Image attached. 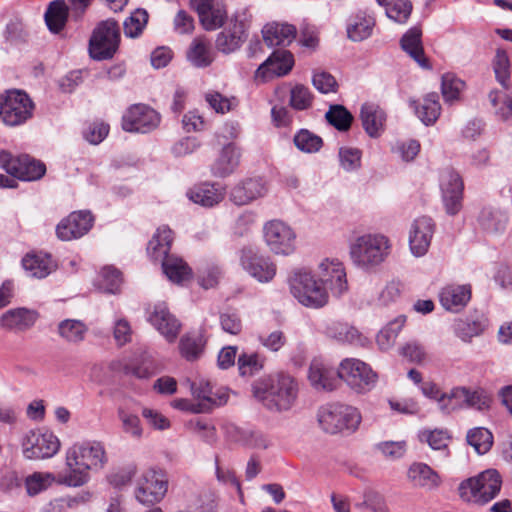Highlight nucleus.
<instances>
[{
	"label": "nucleus",
	"mask_w": 512,
	"mask_h": 512,
	"mask_svg": "<svg viewBox=\"0 0 512 512\" xmlns=\"http://www.w3.org/2000/svg\"><path fill=\"white\" fill-rule=\"evenodd\" d=\"M467 395L465 407L478 411H484L490 407L491 399L484 390L468 388Z\"/></svg>",
	"instance_id": "nucleus-64"
},
{
	"label": "nucleus",
	"mask_w": 512,
	"mask_h": 512,
	"mask_svg": "<svg viewBox=\"0 0 512 512\" xmlns=\"http://www.w3.org/2000/svg\"><path fill=\"white\" fill-rule=\"evenodd\" d=\"M69 7L64 0L52 1L45 12L44 18L50 32H61L68 20Z\"/></svg>",
	"instance_id": "nucleus-40"
},
{
	"label": "nucleus",
	"mask_w": 512,
	"mask_h": 512,
	"mask_svg": "<svg viewBox=\"0 0 512 512\" xmlns=\"http://www.w3.org/2000/svg\"><path fill=\"white\" fill-rule=\"evenodd\" d=\"M148 321L169 343H173L177 339L181 324L170 313L165 303H158L153 307Z\"/></svg>",
	"instance_id": "nucleus-22"
},
{
	"label": "nucleus",
	"mask_w": 512,
	"mask_h": 512,
	"mask_svg": "<svg viewBox=\"0 0 512 512\" xmlns=\"http://www.w3.org/2000/svg\"><path fill=\"white\" fill-rule=\"evenodd\" d=\"M421 442H427L432 449L442 450L447 447L449 437L443 430H424L419 433Z\"/></svg>",
	"instance_id": "nucleus-62"
},
{
	"label": "nucleus",
	"mask_w": 512,
	"mask_h": 512,
	"mask_svg": "<svg viewBox=\"0 0 512 512\" xmlns=\"http://www.w3.org/2000/svg\"><path fill=\"white\" fill-rule=\"evenodd\" d=\"M149 15L146 10L138 8L124 21V34L129 38L139 37L147 25Z\"/></svg>",
	"instance_id": "nucleus-52"
},
{
	"label": "nucleus",
	"mask_w": 512,
	"mask_h": 512,
	"mask_svg": "<svg viewBox=\"0 0 512 512\" xmlns=\"http://www.w3.org/2000/svg\"><path fill=\"white\" fill-rule=\"evenodd\" d=\"M434 234V222L430 217L421 216L416 218L409 230V247L411 253L416 257L424 256Z\"/></svg>",
	"instance_id": "nucleus-20"
},
{
	"label": "nucleus",
	"mask_w": 512,
	"mask_h": 512,
	"mask_svg": "<svg viewBox=\"0 0 512 512\" xmlns=\"http://www.w3.org/2000/svg\"><path fill=\"white\" fill-rule=\"evenodd\" d=\"M502 481L496 470H486L475 478L460 484L459 493L463 500L477 504H486L499 493Z\"/></svg>",
	"instance_id": "nucleus-7"
},
{
	"label": "nucleus",
	"mask_w": 512,
	"mask_h": 512,
	"mask_svg": "<svg viewBox=\"0 0 512 512\" xmlns=\"http://www.w3.org/2000/svg\"><path fill=\"white\" fill-rule=\"evenodd\" d=\"M205 340L201 333H187L179 343L181 355L188 361L198 359L203 353Z\"/></svg>",
	"instance_id": "nucleus-47"
},
{
	"label": "nucleus",
	"mask_w": 512,
	"mask_h": 512,
	"mask_svg": "<svg viewBox=\"0 0 512 512\" xmlns=\"http://www.w3.org/2000/svg\"><path fill=\"white\" fill-rule=\"evenodd\" d=\"M488 98L495 110V114L502 120H508L511 111L510 102H512V95H508L503 91L492 90Z\"/></svg>",
	"instance_id": "nucleus-56"
},
{
	"label": "nucleus",
	"mask_w": 512,
	"mask_h": 512,
	"mask_svg": "<svg viewBox=\"0 0 512 512\" xmlns=\"http://www.w3.org/2000/svg\"><path fill=\"white\" fill-rule=\"evenodd\" d=\"M509 218L507 213L490 208H484L479 217L481 228L488 234H502L507 227Z\"/></svg>",
	"instance_id": "nucleus-42"
},
{
	"label": "nucleus",
	"mask_w": 512,
	"mask_h": 512,
	"mask_svg": "<svg viewBox=\"0 0 512 512\" xmlns=\"http://www.w3.org/2000/svg\"><path fill=\"white\" fill-rule=\"evenodd\" d=\"M194 398L199 400L198 404L206 412L214 406H220L227 402L228 395L222 391H213L211 383L203 378L194 381H187Z\"/></svg>",
	"instance_id": "nucleus-27"
},
{
	"label": "nucleus",
	"mask_w": 512,
	"mask_h": 512,
	"mask_svg": "<svg viewBox=\"0 0 512 512\" xmlns=\"http://www.w3.org/2000/svg\"><path fill=\"white\" fill-rule=\"evenodd\" d=\"M87 326L80 320L65 319L58 324V334L68 343L77 344L85 339Z\"/></svg>",
	"instance_id": "nucleus-46"
},
{
	"label": "nucleus",
	"mask_w": 512,
	"mask_h": 512,
	"mask_svg": "<svg viewBox=\"0 0 512 512\" xmlns=\"http://www.w3.org/2000/svg\"><path fill=\"white\" fill-rule=\"evenodd\" d=\"M118 417L122 423V429L135 439H140L143 434V428L137 415L132 414L124 408L118 409Z\"/></svg>",
	"instance_id": "nucleus-57"
},
{
	"label": "nucleus",
	"mask_w": 512,
	"mask_h": 512,
	"mask_svg": "<svg viewBox=\"0 0 512 512\" xmlns=\"http://www.w3.org/2000/svg\"><path fill=\"white\" fill-rule=\"evenodd\" d=\"M120 42V29L115 20L101 21L93 30L89 40V53L95 60L110 59Z\"/></svg>",
	"instance_id": "nucleus-8"
},
{
	"label": "nucleus",
	"mask_w": 512,
	"mask_h": 512,
	"mask_svg": "<svg viewBox=\"0 0 512 512\" xmlns=\"http://www.w3.org/2000/svg\"><path fill=\"white\" fill-rule=\"evenodd\" d=\"M53 481L55 476L52 473L34 472L25 479L26 492L29 496H35L46 490Z\"/></svg>",
	"instance_id": "nucleus-55"
},
{
	"label": "nucleus",
	"mask_w": 512,
	"mask_h": 512,
	"mask_svg": "<svg viewBox=\"0 0 512 512\" xmlns=\"http://www.w3.org/2000/svg\"><path fill=\"white\" fill-rule=\"evenodd\" d=\"M240 263L242 268L259 282H270L276 275L275 263L252 248L242 249Z\"/></svg>",
	"instance_id": "nucleus-18"
},
{
	"label": "nucleus",
	"mask_w": 512,
	"mask_h": 512,
	"mask_svg": "<svg viewBox=\"0 0 512 512\" xmlns=\"http://www.w3.org/2000/svg\"><path fill=\"white\" fill-rule=\"evenodd\" d=\"M288 283L293 297L305 307L319 309L329 302L327 289L318 277L306 268L292 271Z\"/></svg>",
	"instance_id": "nucleus-6"
},
{
	"label": "nucleus",
	"mask_w": 512,
	"mask_h": 512,
	"mask_svg": "<svg viewBox=\"0 0 512 512\" xmlns=\"http://www.w3.org/2000/svg\"><path fill=\"white\" fill-rule=\"evenodd\" d=\"M267 191V184L262 178H248L231 189L230 200L236 205H247L265 196Z\"/></svg>",
	"instance_id": "nucleus-24"
},
{
	"label": "nucleus",
	"mask_w": 512,
	"mask_h": 512,
	"mask_svg": "<svg viewBox=\"0 0 512 512\" xmlns=\"http://www.w3.org/2000/svg\"><path fill=\"white\" fill-rule=\"evenodd\" d=\"M168 488V481L162 471L149 469L138 481L136 499L144 505H153L162 500Z\"/></svg>",
	"instance_id": "nucleus-14"
},
{
	"label": "nucleus",
	"mask_w": 512,
	"mask_h": 512,
	"mask_svg": "<svg viewBox=\"0 0 512 512\" xmlns=\"http://www.w3.org/2000/svg\"><path fill=\"white\" fill-rule=\"evenodd\" d=\"M13 166L15 171H11L10 176L0 174L1 188H16L17 180L36 181L42 178L46 172V166L43 162L36 160L29 155H20L14 157Z\"/></svg>",
	"instance_id": "nucleus-13"
},
{
	"label": "nucleus",
	"mask_w": 512,
	"mask_h": 512,
	"mask_svg": "<svg viewBox=\"0 0 512 512\" xmlns=\"http://www.w3.org/2000/svg\"><path fill=\"white\" fill-rule=\"evenodd\" d=\"M406 317L401 315L388 322L376 335V344L379 350L386 352L396 343V339L403 329Z\"/></svg>",
	"instance_id": "nucleus-43"
},
{
	"label": "nucleus",
	"mask_w": 512,
	"mask_h": 512,
	"mask_svg": "<svg viewBox=\"0 0 512 512\" xmlns=\"http://www.w3.org/2000/svg\"><path fill=\"white\" fill-rule=\"evenodd\" d=\"M294 64L293 55L288 50H276L262 63L257 71L256 77L266 79L271 76H283L290 72Z\"/></svg>",
	"instance_id": "nucleus-28"
},
{
	"label": "nucleus",
	"mask_w": 512,
	"mask_h": 512,
	"mask_svg": "<svg viewBox=\"0 0 512 512\" xmlns=\"http://www.w3.org/2000/svg\"><path fill=\"white\" fill-rule=\"evenodd\" d=\"M360 118L366 133L372 137H379L384 131L386 113L378 105L365 103L361 107Z\"/></svg>",
	"instance_id": "nucleus-33"
},
{
	"label": "nucleus",
	"mask_w": 512,
	"mask_h": 512,
	"mask_svg": "<svg viewBox=\"0 0 512 512\" xmlns=\"http://www.w3.org/2000/svg\"><path fill=\"white\" fill-rule=\"evenodd\" d=\"M464 87L465 83L454 74L447 73L442 76L441 91L446 103L452 104L459 100Z\"/></svg>",
	"instance_id": "nucleus-53"
},
{
	"label": "nucleus",
	"mask_w": 512,
	"mask_h": 512,
	"mask_svg": "<svg viewBox=\"0 0 512 512\" xmlns=\"http://www.w3.org/2000/svg\"><path fill=\"white\" fill-rule=\"evenodd\" d=\"M187 196L195 204L211 208L224 199L225 190L220 184L205 182L189 189Z\"/></svg>",
	"instance_id": "nucleus-31"
},
{
	"label": "nucleus",
	"mask_w": 512,
	"mask_h": 512,
	"mask_svg": "<svg viewBox=\"0 0 512 512\" xmlns=\"http://www.w3.org/2000/svg\"><path fill=\"white\" fill-rule=\"evenodd\" d=\"M253 394L268 410L288 411L298 394V383L289 374L278 373L259 379L253 384Z\"/></svg>",
	"instance_id": "nucleus-2"
},
{
	"label": "nucleus",
	"mask_w": 512,
	"mask_h": 512,
	"mask_svg": "<svg viewBox=\"0 0 512 512\" xmlns=\"http://www.w3.org/2000/svg\"><path fill=\"white\" fill-rule=\"evenodd\" d=\"M493 68L497 81L504 87H507V81L510 78V63L505 50L497 49L493 60Z\"/></svg>",
	"instance_id": "nucleus-61"
},
{
	"label": "nucleus",
	"mask_w": 512,
	"mask_h": 512,
	"mask_svg": "<svg viewBox=\"0 0 512 512\" xmlns=\"http://www.w3.org/2000/svg\"><path fill=\"white\" fill-rule=\"evenodd\" d=\"M385 7L386 16L398 24H405L413 9L410 0H390Z\"/></svg>",
	"instance_id": "nucleus-50"
},
{
	"label": "nucleus",
	"mask_w": 512,
	"mask_h": 512,
	"mask_svg": "<svg viewBox=\"0 0 512 512\" xmlns=\"http://www.w3.org/2000/svg\"><path fill=\"white\" fill-rule=\"evenodd\" d=\"M34 103L29 95L21 90H9L1 97L0 117L8 126L25 123L33 115Z\"/></svg>",
	"instance_id": "nucleus-9"
},
{
	"label": "nucleus",
	"mask_w": 512,
	"mask_h": 512,
	"mask_svg": "<svg viewBox=\"0 0 512 512\" xmlns=\"http://www.w3.org/2000/svg\"><path fill=\"white\" fill-rule=\"evenodd\" d=\"M188 61L197 68H206L214 61V53L210 43L204 37H196L187 51Z\"/></svg>",
	"instance_id": "nucleus-39"
},
{
	"label": "nucleus",
	"mask_w": 512,
	"mask_h": 512,
	"mask_svg": "<svg viewBox=\"0 0 512 512\" xmlns=\"http://www.w3.org/2000/svg\"><path fill=\"white\" fill-rule=\"evenodd\" d=\"M258 340L266 349L272 352H278L287 342V338L281 330L262 333L258 336Z\"/></svg>",
	"instance_id": "nucleus-63"
},
{
	"label": "nucleus",
	"mask_w": 512,
	"mask_h": 512,
	"mask_svg": "<svg viewBox=\"0 0 512 512\" xmlns=\"http://www.w3.org/2000/svg\"><path fill=\"white\" fill-rule=\"evenodd\" d=\"M93 220L89 211L72 212L57 225L56 234L63 241L80 238L91 229Z\"/></svg>",
	"instance_id": "nucleus-21"
},
{
	"label": "nucleus",
	"mask_w": 512,
	"mask_h": 512,
	"mask_svg": "<svg viewBox=\"0 0 512 512\" xmlns=\"http://www.w3.org/2000/svg\"><path fill=\"white\" fill-rule=\"evenodd\" d=\"M400 46L418 65L429 68L422 45V31L418 27L410 28L401 38Z\"/></svg>",
	"instance_id": "nucleus-34"
},
{
	"label": "nucleus",
	"mask_w": 512,
	"mask_h": 512,
	"mask_svg": "<svg viewBox=\"0 0 512 512\" xmlns=\"http://www.w3.org/2000/svg\"><path fill=\"white\" fill-rule=\"evenodd\" d=\"M293 142L296 148L304 153H316L323 146L322 138L308 129H300L294 135Z\"/></svg>",
	"instance_id": "nucleus-51"
},
{
	"label": "nucleus",
	"mask_w": 512,
	"mask_h": 512,
	"mask_svg": "<svg viewBox=\"0 0 512 512\" xmlns=\"http://www.w3.org/2000/svg\"><path fill=\"white\" fill-rule=\"evenodd\" d=\"M471 293V286L469 284H450L441 289L439 300L445 310L459 312L470 301Z\"/></svg>",
	"instance_id": "nucleus-30"
},
{
	"label": "nucleus",
	"mask_w": 512,
	"mask_h": 512,
	"mask_svg": "<svg viewBox=\"0 0 512 512\" xmlns=\"http://www.w3.org/2000/svg\"><path fill=\"white\" fill-rule=\"evenodd\" d=\"M121 284V272L112 266L104 267L101 270L96 282L97 287L101 291L111 294L117 293Z\"/></svg>",
	"instance_id": "nucleus-49"
},
{
	"label": "nucleus",
	"mask_w": 512,
	"mask_h": 512,
	"mask_svg": "<svg viewBox=\"0 0 512 512\" xmlns=\"http://www.w3.org/2000/svg\"><path fill=\"white\" fill-rule=\"evenodd\" d=\"M391 249V241L386 235L365 233L351 241L349 256L357 268L374 271L387 260Z\"/></svg>",
	"instance_id": "nucleus-3"
},
{
	"label": "nucleus",
	"mask_w": 512,
	"mask_h": 512,
	"mask_svg": "<svg viewBox=\"0 0 512 512\" xmlns=\"http://www.w3.org/2000/svg\"><path fill=\"white\" fill-rule=\"evenodd\" d=\"M338 376L358 393L370 391L378 379L368 364L355 358H347L340 363Z\"/></svg>",
	"instance_id": "nucleus-10"
},
{
	"label": "nucleus",
	"mask_w": 512,
	"mask_h": 512,
	"mask_svg": "<svg viewBox=\"0 0 512 512\" xmlns=\"http://www.w3.org/2000/svg\"><path fill=\"white\" fill-rule=\"evenodd\" d=\"M159 123L160 115L144 104L132 105L122 118V128L127 132L148 133Z\"/></svg>",
	"instance_id": "nucleus-17"
},
{
	"label": "nucleus",
	"mask_w": 512,
	"mask_h": 512,
	"mask_svg": "<svg viewBox=\"0 0 512 512\" xmlns=\"http://www.w3.org/2000/svg\"><path fill=\"white\" fill-rule=\"evenodd\" d=\"M22 451L27 459L53 457L60 449V440L51 431L36 429L26 432L22 438Z\"/></svg>",
	"instance_id": "nucleus-11"
},
{
	"label": "nucleus",
	"mask_w": 512,
	"mask_h": 512,
	"mask_svg": "<svg viewBox=\"0 0 512 512\" xmlns=\"http://www.w3.org/2000/svg\"><path fill=\"white\" fill-rule=\"evenodd\" d=\"M410 105L414 108L418 118L425 124H433L440 116L441 106L437 93H429L424 98L421 104L417 101H410Z\"/></svg>",
	"instance_id": "nucleus-41"
},
{
	"label": "nucleus",
	"mask_w": 512,
	"mask_h": 512,
	"mask_svg": "<svg viewBox=\"0 0 512 512\" xmlns=\"http://www.w3.org/2000/svg\"><path fill=\"white\" fill-rule=\"evenodd\" d=\"M22 266L30 277L43 279L54 269L52 259L47 254L28 253L22 259Z\"/></svg>",
	"instance_id": "nucleus-38"
},
{
	"label": "nucleus",
	"mask_w": 512,
	"mask_h": 512,
	"mask_svg": "<svg viewBox=\"0 0 512 512\" xmlns=\"http://www.w3.org/2000/svg\"><path fill=\"white\" fill-rule=\"evenodd\" d=\"M124 369L138 378H148L155 373V364L147 352L141 351L125 363Z\"/></svg>",
	"instance_id": "nucleus-44"
},
{
	"label": "nucleus",
	"mask_w": 512,
	"mask_h": 512,
	"mask_svg": "<svg viewBox=\"0 0 512 512\" xmlns=\"http://www.w3.org/2000/svg\"><path fill=\"white\" fill-rule=\"evenodd\" d=\"M172 240L170 228L159 227L148 243L147 252L153 260H161L164 274L170 281L179 284L188 280L192 271L182 258L169 255Z\"/></svg>",
	"instance_id": "nucleus-4"
},
{
	"label": "nucleus",
	"mask_w": 512,
	"mask_h": 512,
	"mask_svg": "<svg viewBox=\"0 0 512 512\" xmlns=\"http://www.w3.org/2000/svg\"><path fill=\"white\" fill-rule=\"evenodd\" d=\"M313 96L308 87L297 84L290 91V106L295 110H306L312 105Z\"/></svg>",
	"instance_id": "nucleus-58"
},
{
	"label": "nucleus",
	"mask_w": 512,
	"mask_h": 512,
	"mask_svg": "<svg viewBox=\"0 0 512 512\" xmlns=\"http://www.w3.org/2000/svg\"><path fill=\"white\" fill-rule=\"evenodd\" d=\"M108 456L104 444L99 441L76 442L65 452V471L57 475V482L69 487L86 484L90 471L105 467Z\"/></svg>",
	"instance_id": "nucleus-1"
},
{
	"label": "nucleus",
	"mask_w": 512,
	"mask_h": 512,
	"mask_svg": "<svg viewBox=\"0 0 512 512\" xmlns=\"http://www.w3.org/2000/svg\"><path fill=\"white\" fill-rule=\"evenodd\" d=\"M247 38L243 21L231 20L227 28L221 31L215 41L216 48L223 54H230L238 50Z\"/></svg>",
	"instance_id": "nucleus-25"
},
{
	"label": "nucleus",
	"mask_w": 512,
	"mask_h": 512,
	"mask_svg": "<svg viewBox=\"0 0 512 512\" xmlns=\"http://www.w3.org/2000/svg\"><path fill=\"white\" fill-rule=\"evenodd\" d=\"M374 26L375 19L373 17L364 12H358L348 20L347 37L354 42L363 41L371 36Z\"/></svg>",
	"instance_id": "nucleus-37"
},
{
	"label": "nucleus",
	"mask_w": 512,
	"mask_h": 512,
	"mask_svg": "<svg viewBox=\"0 0 512 512\" xmlns=\"http://www.w3.org/2000/svg\"><path fill=\"white\" fill-rule=\"evenodd\" d=\"M191 7L197 12L202 27L214 31L222 27L227 19V10L220 0H190Z\"/></svg>",
	"instance_id": "nucleus-19"
},
{
	"label": "nucleus",
	"mask_w": 512,
	"mask_h": 512,
	"mask_svg": "<svg viewBox=\"0 0 512 512\" xmlns=\"http://www.w3.org/2000/svg\"><path fill=\"white\" fill-rule=\"evenodd\" d=\"M409 481L415 487L432 490L439 486L441 480L437 472L425 463H413L407 472Z\"/></svg>",
	"instance_id": "nucleus-36"
},
{
	"label": "nucleus",
	"mask_w": 512,
	"mask_h": 512,
	"mask_svg": "<svg viewBox=\"0 0 512 512\" xmlns=\"http://www.w3.org/2000/svg\"><path fill=\"white\" fill-rule=\"evenodd\" d=\"M466 439L468 444L480 455L487 453L493 444L492 433L484 427L470 429Z\"/></svg>",
	"instance_id": "nucleus-48"
},
{
	"label": "nucleus",
	"mask_w": 512,
	"mask_h": 512,
	"mask_svg": "<svg viewBox=\"0 0 512 512\" xmlns=\"http://www.w3.org/2000/svg\"><path fill=\"white\" fill-rule=\"evenodd\" d=\"M338 370L320 358L311 361L308 371V379L317 390L331 391L336 387Z\"/></svg>",
	"instance_id": "nucleus-26"
},
{
	"label": "nucleus",
	"mask_w": 512,
	"mask_h": 512,
	"mask_svg": "<svg viewBox=\"0 0 512 512\" xmlns=\"http://www.w3.org/2000/svg\"><path fill=\"white\" fill-rule=\"evenodd\" d=\"M340 166L347 172H353L361 167L362 152L357 148L341 147L338 152Z\"/></svg>",
	"instance_id": "nucleus-59"
},
{
	"label": "nucleus",
	"mask_w": 512,
	"mask_h": 512,
	"mask_svg": "<svg viewBox=\"0 0 512 512\" xmlns=\"http://www.w3.org/2000/svg\"><path fill=\"white\" fill-rule=\"evenodd\" d=\"M241 149L234 143L225 145L211 165V172L216 177H226L239 166Z\"/></svg>",
	"instance_id": "nucleus-32"
},
{
	"label": "nucleus",
	"mask_w": 512,
	"mask_h": 512,
	"mask_svg": "<svg viewBox=\"0 0 512 512\" xmlns=\"http://www.w3.org/2000/svg\"><path fill=\"white\" fill-rule=\"evenodd\" d=\"M263 235L269 249L279 255H290L295 250L296 233L294 229L281 220L265 223Z\"/></svg>",
	"instance_id": "nucleus-12"
},
{
	"label": "nucleus",
	"mask_w": 512,
	"mask_h": 512,
	"mask_svg": "<svg viewBox=\"0 0 512 512\" xmlns=\"http://www.w3.org/2000/svg\"><path fill=\"white\" fill-rule=\"evenodd\" d=\"M317 419L321 429L328 434L351 435L359 429L362 415L354 406L329 403L319 408Z\"/></svg>",
	"instance_id": "nucleus-5"
},
{
	"label": "nucleus",
	"mask_w": 512,
	"mask_h": 512,
	"mask_svg": "<svg viewBox=\"0 0 512 512\" xmlns=\"http://www.w3.org/2000/svg\"><path fill=\"white\" fill-rule=\"evenodd\" d=\"M263 358L257 353H243L238 357V369L242 376H252L263 368Z\"/></svg>",
	"instance_id": "nucleus-60"
},
{
	"label": "nucleus",
	"mask_w": 512,
	"mask_h": 512,
	"mask_svg": "<svg viewBox=\"0 0 512 512\" xmlns=\"http://www.w3.org/2000/svg\"><path fill=\"white\" fill-rule=\"evenodd\" d=\"M329 124L339 131H346L350 128L353 116L342 105H332L325 115Z\"/></svg>",
	"instance_id": "nucleus-54"
},
{
	"label": "nucleus",
	"mask_w": 512,
	"mask_h": 512,
	"mask_svg": "<svg viewBox=\"0 0 512 512\" xmlns=\"http://www.w3.org/2000/svg\"><path fill=\"white\" fill-rule=\"evenodd\" d=\"M263 39L270 46H287L296 37L295 26L288 23H270L263 30Z\"/></svg>",
	"instance_id": "nucleus-35"
},
{
	"label": "nucleus",
	"mask_w": 512,
	"mask_h": 512,
	"mask_svg": "<svg viewBox=\"0 0 512 512\" xmlns=\"http://www.w3.org/2000/svg\"><path fill=\"white\" fill-rule=\"evenodd\" d=\"M486 328V321L483 318L459 319L453 325L454 334L463 342H470L473 337L481 335Z\"/></svg>",
	"instance_id": "nucleus-45"
},
{
	"label": "nucleus",
	"mask_w": 512,
	"mask_h": 512,
	"mask_svg": "<svg viewBox=\"0 0 512 512\" xmlns=\"http://www.w3.org/2000/svg\"><path fill=\"white\" fill-rule=\"evenodd\" d=\"M317 277L321 284L336 297L348 290L346 271L338 259H324L318 265Z\"/></svg>",
	"instance_id": "nucleus-16"
},
{
	"label": "nucleus",
	"mask_w": 512,
	"mask_h": 512,
	"mask_svg": "<svg viewBox=\"0 0 512 512\" xmlns=\"http://www.w3.org/2000/svg\"><path fill=\"white\" fill-rule=\"evenodd\" d=\"M38 317L36 310L26 307L13 308L2 314L0 325L10 331H26L34 326Z\"/></svg>",
	"instance_id": "nucleus-29"
},
{
	"label": "nucleus",
	"mask_w": 512,
	"mask_h": 512,
	"mask_svg": "<svg viewBox=\"0 0 512 512\" xmlns=\"http://www.w3.org/2000/svg\"><path fill=\"white\" fill-rule=\"evenodd\" d=\"M440 189L446 213L454 216L462 208L464 184L461 176L451 168L444 169L440 176Z\"/></svg>",
	"instance_id": "nucleus-15"
},
{
	"label": "nucleus",
	"mask_w": 512,
	"mask_h": 512,
	"mask_svg": "<svg viewBox=\"0 0 512 512\" xmlns=\"http://www.w3.org/2000/svg\"><path fill=\"white\" fill-rule=\"evenodd\" d=\"M323 333L326 337L340 344H349L357 347H366L370 344V340L356 327L344 323L333 321L327 323Z\"/></svg>",
	"instance_id": "nucleus-23"
}]
</instances>
